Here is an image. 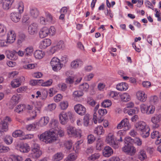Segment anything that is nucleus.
I'll return each instance as SVG.
<instances>
[{"label": "nucleus", "mask_w": 161, "mask_h": 161, "mask_svg": "<svg viewBox=\"0 0 161 161\" xmlns=\"http://www.w3.org/2000/svg\"><path fill=\"white\" fill-rule=\"evenodd\" d=\"M57 133L60 137L64 134V130L59 127L58 129L55 131L52 130L45 131L40 135L39 138L41 141L46 143H52L57 140Z\"/></svg>", "instance_id": "nucleus-1"}, {"label": "nucleus", "mask_w": 161, "mask_h": 161, "mask_svg": "<svg viewBox=\"0 0 161 161\" xmlns=\"http://www.w3.org/2000/svg\"><path fill=\"white\" fill-rule=\"evenodd\" d=\"M135 126L137 130L140 131L143 137L146 138L149 136L150 130L145 122L143 121L139 122L135 124Z\"/></svg>", "instance_id": "nucleus-2"}, {"label": "nucleus", "mask_w": 161, "mask_h": 161, "mask_svg": "<svg viewBox=\"0 0 161 161\" xmlns=\"http://www.w3.org/2000/svg\"><path fill=\"white\" fill-rule=\"evenodd\" d=\"M66 131L68 134L70 136L75 137H80L81 136V130L80 129H77L72 126L68 127Z\"/></svg>", "instance_id": "nucleus-3"}, {"label": "nucleus", "mask_w": 161, "mask_h": 161, "mask_svg": "<svg viewBox=\"0 0 161 161\" xmlns=\"http://www.w3.org/2000/svg\"><path fill=\"white\" fill-rule=\"evenodd\" d=\"M72 116V114L70 112H62L59 115L60 123L63 125L66 124L69 119H71Z\"/></svg>", "instance_id": "nucleus-4"}, {"label": "nucleus", "mask_w": 161, "mask_h": 161, "mask_svg": "<svg viewBox=\"0 0 161 161\" xmlns=\"http://www.w3.org/2000/svg\"><path fill=\"white\" fill-rule=\"evenodd\" d=\"M114 136L112 133H109L106 136V142L114 148L118 147V146L116 144Z\"/></svg>", "instance_id": "nucleus-5"}, {"label": "nucleus", "mask_w": 161, "mask_h": 161, "mask_svg": "<svg viewBox=\"0 0 161 161\" xmlns=\"http://www.w3.org/2000/svg\"><path fill=\"white\" fill-rule=\"evenodd\" d=\"M122 149L126 154L130 156L134 155L136 152L135 147L130 144L125 145L122 148Z\"/></svg>", "instance_id": "nucleus-6"}, {"label": "nucleus", "mask_w": 161, "mask_h": 161, "mask_svg": "<svg viewBox=\"0 0 161 161\" xmlns=\"http://www.w3.org/2000/svg\"><path fill=\"white\" fill-rule=\"evenodd\" d=\"M51 65L54 71L60 70L62 67V65L61 64L59 59L54 57L53 58L50 62Z\"/></svg>", "instance_id": "nucleus-7"}, {"label": "nucleus", "mask_w": 161, "mask_h": 161, "mask_svg": "<svg viewBox=\"0 0 161 161\" xmlns=\"http://www.w3.org/2000/svg\"><path fill=\"white\" fill-rule=\"evenodd\" d=\"M161 120V114H156L151 118V121L153 123V127L154 129L159 127Z\"/></svg>", "instance_id": "nucleus-8"}, {"label": "nucleus", "mask_w": 161, "mask_h": 161, "mask_svg": "<svg viewBox=\"0 0 161 161\" xmlns=\"http://www.w3.org/2000/svg\"><path fill=\"white\" fill-rule=\"evenodd\" d=\"M130 128V124L129 123L128 119L127 118L123 119L118 125L117 126V128L118 129H120L123 128L125 130H128Z\"/></svg>", "instance_id": "nucleus-9"}, {"label": "nucleus", "mask_w": 161, "mask_h": 161, "mask_svg": "<svg viewBox=\"0 0 161 161\" xmlns=\"http://www.w3.org/2000/svg\"><path fill=\"white\" fill-rule=\"evenodd\" d=\"M16 36L14 31L10 30L8 33L6 42L8 44L13 43L16 39Z\"/></svg>", "instance_id": "nucleus-10"}, {"label": "nucleus", "mask_w": 161, "mask_h": 161, "mask_svg": "<svg viewBox=\"0 0 161 161\" xmlns=\"http://www.w3.org/2000/svg\"><path fill=\"white\" fill-rule=\"evenodd\" d=\"M25 81V77L21 76L12 80L11 82V84L13 87L16 88L20 86L21 83Z\"/></svg>", "instance_id": "nucleus-11"}, {"label": "nucleus", "mask_w": 161, "mask_h": 161, "mask_svg": "<svg viewBox=\"0 0 161 161\" xmlns=\"http://www.w3.org/2000/svg\"><path fill=\"white\" fill-rule=\"evenodd\" d=\"M38 25L36 23H33L29 25L28 32L30 35H34L38 31Z\"/></svg>", "instance_id": "nucleus-12"}, {"label": "nucleus", "mask_w": 161, "mask_h": 161, "mask_svg": "<svg viewBox=\"0 0 161 161\" xmlns=\"http://www.w3.org/2000/svg\"><path fill=\"white\" fill-rule=\"evenodd\" d=\"M74 109L75 112L79 115H84L86 113V108L81 104H78L75 105Z\"/></svg>", "instance_id": "nucleus-13"}, {"label": "nucleus", "mask_w": 161, "mask_h": 161, "mask_svg": "<svg viewBox=\"0 0 161 161\" xmlns=\"http://www.w3.org/2000/svg\"><path fill=\"white\" fill-rule=\"evenodd\" d=\"M113 153V151L112 148L108 146L104 147L103 150V155L106 157H109L111 156Z\"/></svg>", "instance_id": "nucleus-14"}, {"label": "nucleus", "mask_w": 161, "mask_h": 161, "mask_svg": "<svg viewBox=\"0 0 161 161\" xmlns=\"http://www.w3.org/2000/svg\"><path fill=\"white\" fill-rule=\"evenodd\" d=\"M21 13L13 12L10 14L11 19L14 22H18L21 18Z\"/></svg>", "instance_id": "nucleus-15"}, {"label": "nucleus", "mask_w": 161, "mask_h": 161, "mask_svg": "<svg viewBox=\"0 0 161 161\" xmlns=\"http://www.w3.org/2000/svg\"><path fill=\"white\" fill-rule=\"evenodd\" d=\"M49 118L47 116H44L41 118L40 119L36 122L37 125L40 127H43L46 125L49 122Z\"/></svg>", "instance_id": "nucleus-16"}, {"label": "nucleus", "mask_w": 161, "mask_h": 161, "mask_svg": "<svg viewBox=\"0 0 161 161\" xmlns=\"http://www.w3.org/2000/svg\"><path fill=\"white\" fill-rule=\"evenodd\" d=\"M136 95L138 99L140 101L145 102L147 98V95L143 91H140L137 92Z\"/></svg>", "instance_id": "nucleus-17"}, {"label": "nucleus", "mask_w": 161, "mask_h": 161, "mask_svg": "<svg viewBox=\"0 0 161 161\" xmlns=\"http://www.w3.org/2000/svg\"><path fill=\"white\" fill-rule=\"evenodd\" d=\"M49 125L51 128L49 130H53L54 131H56V130H58L59 127L58 120L54 119L51 121Z\"/></svg>", "instance_id": "nucleus-18"}, {"label": "nucleus", "mask_w": 161, "mask_h": 161, "mask_svg": "<svg viewBox=\"0 0 161 161\" xmlns=\"http://www.w3.org/2000/svg\"><path fill=\"white\" fill-rule=\"evenodd\" d=\"M51 44V40L49 39H45L42 40L41 42L40 47L42 49H45Z\"/></svg>", "instance_id": "nucleus-19"}, {"label": "nucleus", "mask_w": 161, "mask_h": 161, "mask_svg": "<svg viewBox=\"0 0 161 161\" xmlns=\"http://www.w3.org/2000/svg\"><path fill=\"white\" fill-rule=\"evenodd\" d=\"M14 1V0H2L3 8L6 10L8 9L11 7Z\"/></svg>", "instance_id": "nucleus-20"}, {"label": "nucleus", "mask_w": 161, "mask_h": 161, "mask_svg": "<svg viewBox=\"0 0 161 161\" xmlns=\"http://www.w3.org/2000/svg\"><path fill=\"white\" fill-rule=\"evenodd\" d=\"M6 56L8 58L11 60H16L17 59L16 56V52L15 51L9 50L6 51Z\"/></svg>", "instance_id": "nucleus-21"}, {"label": "nucleus", "mask_w": 161, "mask_h": 161, "mask_svg": "<svg viewBox=\"0 0 161 161\" xmlns=\"http://www.w3.org/2000/svg\"><path fill=\"white\" fill-rule=\"evenodd\" d=\"M128 88V84L125 82L119 83L117 84L116 86V89L120 91H125Z\"/></svg>", "instance_id": "nucleus-22"}, {"label": "nucleus", "mask_w": 161, "mask_h": 161, "mask_svg": "<svg viewBox=\"0 0 161 161\" xmlns=\"http://www.w3.org/2000/svg\"><path fill=\"white\" fill-rule=\"evenodd\" d=\"M83 64V62L80 59H77L72 61L71 63V66L73 68L76 69L80 67Z\"/></svg>", "instance_id": "nucleus-23"}, {"label": "nucleus", "mask_w": 161, "mask_h": 161, "mask_svg": "<svg viewBox=\"0 0 161 161\" xmlns=\"http://www.w3.org/2000/svg\"><path fill=\"white\" fill-rule=\"evenodd\" d=\"M42 154L41 150H31V153L30 154V157L34 159H37L39 158Z\"/></svg>", "instance_id": "nucleus-24"}, {"label": "nucleus", "mask_w": 161, "mask_h": 161, "mask_svg": "<svg viewBox=\"0 0 161 161\" xmlns=\"http://www.w3.org/2000/svg\"><path fill=\"white\" fill-rule=\"evenodd\" d=\"M48 28L47 27H44L42 28L39 32L40 37L43 38L49 35Z\"/></svg>", "instance_id": "nucleus-25"}, {"label": "nucleus", "mask_w": 161, "mask_h": 161, "mask_svg": "<svg viewBox=\"0 0 161 161\" xmlns=\"http://www.w3.org/2000/svg\"><path fill=\"white\" fill-rule=\"evenodd\" d=\"M103 117L100 115L99 116H98L96 112L94 113L93 118V120L95 124L101 123L103 121Z\"/></svg>", "instance_id": "nucleus-26"}, {"label": "nucleus", "mask_w": 161, "mask_h": 161, "mask_svg": "<svg viewBox=\"0 0 161 161\" xmlns=\"http://www.w3.org/2000/svg\"><path fill=\"white\" fill-rule=\"evenodd\" d=\"M64 155L61 152H58L55 154L52 157L53 161H59L63 158Z\"/></svg>", "instance_id": "nucleus-27"}, {"label": "nucleus", "mask_w": 161, "mask_h": 161, "mask_svg": "<svg viewBox=\"0 0 161 161\" xmlns=\"http://www.w3.org/2000/svg\"><path fill=\"white\" fill-rule=\"evenodd\" d=\"M30 13L31 16L34 18H36L39 14V12L37 8H32L30 9Z\"/></svg>", "instance_id": "nucleus-28"}, {"label": "nucleus", "mask_w": 161, "mask_h": 161, "mask_svg": "<svg viewBox=\"0 0 161 161\" xmlns=\"http://www.w3.org/2000/svg\"><path fill=\"white\" fill-rule=\"evenodd\" d=\"M94 133L98 135H102L104 133V130L102 126H98L96 127L94 131Z\"/></svg>", "instance_id": "nucleus-29"}, {"label": "nucleus", "mask_w": 161, "mask_h": 161, "mask_svg": "<svg viewBox=\"0 0 161 161\" xmlns=\"http://www.w3.org/2000/svg\"><path fill=\"white\" fill-rule=\"evenodd\" d=\"M77 157V154L74 153L69 154L64 159V161H75Z\"/></svg>", "instance_id": "nucleus-30"}, {"label": "nucleus", "mask_w": 161, "mask_h": 161, "mask_svg": "<svg viewBox=\"0 0 161 161\" xmlns=\"http://www.w3.org/2000/svg\"><path fill=\"white\" fill-rule=\"evenodd\" d=\"M34 48L32 46H29L24 49L25 55L27 56H30L33 53Z\"/></svg>", "instance_id": "nucleus-31"}, {"label": "nucleus", "mask_w": 161, "mask_h": 161, "mask_svg": "<svg viewBox=\"0 0 161 161\" xmlns=\"http://www.w3.org/2000/svg\"><path fill=\"white\" fill-rule=\"evenodd\" d=\"M19 150L22 152L28 153L30 150V147L27 144H22L20 147Z\"/></svg>", "instance_id": "nucleus-32"}, {"label": "nucleus", "mask_w": 161, "mask_h": 161, "mask_svg": "<svg viewBox=\"0 0 161 161\" xmlns=\"http://www.w3.org/2000/svg\"><path fill=\"white\" fill-rule=\"evenodd\" d=\"M138 158L141 160H143L147 158L145 151L143 149L141 150L138 153Z\"/></svg>", "instance_id": "nucleus-33"}, {"label": "nucleus", "mask_w": 161, "mask_h": 161, "mask_svg": "<svg viewBox=\"0 0 161 161\" xmlns=\"http://www.w3.org/2000/svg\"><path fill=\"white\" fill-rule=\"evenodd\" d=\"M103 143L101 139H98L96 141V148L97 150H100L103 148Z\"/></svg>", "instance_id": "nucleus-34"}, {"label": "nucleus", "mask_w": 161, "mask_h": 161, "mask_svg": "<svg viewBox=\"0 0 161 161\" xmlns=\"http://www.w3.org/2000/svg\"><path fill=\"white\" fill-rule=\"evenodd\" d=\"M44 55V52L40 50H36L35 52L34 55L36 58L41 59Z\"/></svg>", "instance_id": "nucleus-35"}, {"label": "nucleus", "mask_w": 161, "mask_h": 161, "mask_svg": "<svg viewBox=\"0 0 161 161\" xmlns=\"http://www.w3.org/2000/svg\"><path fill=\"white\" fill-rule=\"evenodd\" d=\"M25 106L24 104H20L17 105L15 108L14 111L18 113H20L23 111L25 109Z\"/></svg>", "instance_id": "nucleus-36"}, {"label": "nucleus", "mask_w": 161, "mask_h": 161, "mask_svg": "<svg viewBox=\"0 0 161 161\" xmlns=\"http://www.w3.org/2000/svg\"><path fill=\"white\" fill-rule=\"evenodd\" d=\"M121 100L123 102H126L129 101L130 99V97L129 94L125 93L120 96Z\"/></svg>", "instance_id": "nucleus-37"}, {"label": "nucleus", "mask_w": 161, "mask_h": 161, "mask_svg": "<svg viewBox=\"0 0 161 161\" xmlns=\"http://www.w3.org/2000/svg\"><path fill=\"white\" fill-rule=\"evenodd\" d=\"M148 105L145 104H142L140 105L141 111L142 114H147Z\"/></svg>", "instance_id": "nucleus-38"}, {"label": "nucleus", "mask_w": 161, "mask_h": 161, "mask_svg": "<svg viewBox=\"0 0 161 161\" xmlns=\"http://www.w3.org/2000/svg\"><path fill=\"white\" fill-rule=\"evenodd\" d=\"M15 7L18 10V12L22 13L23 12L24 6L22 2H18L16 5Z\"/></svg>", "instance_id": "nucleus-39"}, {"label": "nucleus", "mask_w": 161, "mask_h": 161, "mask_svg": "<svg viewBox=\"0 0 161 161\" xmlns=\"http://www.w3.org/2000/svg\"><path fill=\"white\" fill-rule=\"evenodd\" d=\"M23 131L21 130H17L14 131L12 133V136L14 137H20L23 136Z\"/></svg>", "instance_id": "nucleus-40"}, {"label": "nucleus", "mask_w": 161, "mask_h": 161, "mask_svg": "<svg viewBox=\"0 0 161 161\" xmlns=\"http://www.w3.org/2000/svg\"><path fill=\"white\" fill-rule=\"evenodd\" d=\"M125 131L124 130H120L117 133V139L119 141H122V138L123 137L124 135Z\"/></svg>", "instance_id": "nucleus-41"}, {"label": "nucleus", "mask_w": 161, "mask_h": 161, "mask_svg": "<svg viewBox=\"0 0 161 161\" xmlns=\"http://www.w3.org/2000/svg\"><path fill=\"white\" fill-rule=\"evenodd\" d=\"M84 93L82 91H74L73 93V96L75 98H79L82 96Z\"/></svg>", "instance_id": "nucleus-42"}, {"label": "nucleus", "mask_w": 161, "mask_h": 161, "mask_svg": "<svg viewBox=\"0 0 161 161\" xmlns=\"http://www.w3.org/2000/svg\"><path fill=\"white\" fill-rule=\"evenodd\" d=\"M89 84L87 83H84L80 85V89L82 90L85 91H88L89 89Z\"/></svg>", "instance_id": "nucleus-43"}, {"label": "nucleus", "mask_w": 161, "mask_h": 161, "mask_svg": "<svg viewBox=\"0 0 161 161\" xmlns=\"http://www.w3.org/2000/svg\"><path fill=\"white\" fill-rule=\"evenodd\" d=\"M37 125L36 123H33L26 125V128L27 130L29 131L33 130L36 128Z\"/></svg>", "instance_id": "nucleus-44"}, {"label": "nucleus", "mask_w": 161, "mask_h": 161, "mask_svg": "<svg viewBox=\"0 0 161 161\" xmlns=\"http://www.w3.org/2000/svg\"><path fill=\"white\" fill-rule=\"evenodd\" d=\"M20 98V95L15 94L11 98V100L15 103H17L19 102Z\"/></svg>", "instance_id": "nucleus-45"}, {"label": "nucleus", "mask_w": 161, "mask_h": 161, "mask_svg": "<svg viewBox=\"0 0 161 161\" xmlns=\"http://www.w3.org/2000/svg\"><path fill=\"white\" fill-rule=\"evenodd\" d=\"M111 104V102L109 99L105 100L101 103L102 106L104 108L108 107Z\"/></svg>", "instance_id": "nucleus-46"}, {"label": "nucleus", "mask_w": 161, "mask_h": 161, "mask_svg": "<svg viewBox=\"0 0 161 161\" xmlns=\"http://www.w3.org/2000/svg\"><path fill=\"white\" fill-rule=\"evenodd\" d=\"M68 103L67 101H63L60 103L59 106L62 110H65L68 108Z\"/></svg>", "instance_id": "nucleus-47"}, {"label": "nucleus", "mask_w": 161, "mask_h": 161, "mask_svg": "<svg viewBox=\"0 0 161 161\" xmlns=\"http://www.w3.org/2000/svg\"><path fill=\"white\" fill-rule=\"evenodd\" d=\"M89 114H86L84 117L83 119L84 125L85 126H87L88 125L89 122Z\"/></svg>", "instance_id": "nucleus-48"}, {"label": "nucleus", "mask_w": 161, "mask_h": 161, "mask_svg": "<svg viewBox=\"0 0 161 161\" xmlns=\"http://www.w3.org/2000/svg\"><path fill=\"white\" fill-rule=\"evenodd\" d=\"M155 110V107L153 105H148V110L147 114H152L154 113Z\"/></svg>", "instance_id": "nucleus-49"}, {"label": "nucleus", "mask_w": 161, "mask_h": 161, "mask_svg": "<svg viewBox=\"0 0 161 161\" xmlns=\"http://www.w3.org/2000/svg\"><path fill=\"white\" fill-rule=\"evenodd\" d=\"M100 154L99 153H95L91 155L88 158V160L94 161L98 159L100 157Z\"/></svg>", "instance_id": "nucleus-50"}, {"label": "nucleus", "mask_w": 161, "mask_h": 161, "mask_svg": "<svg viewBox=\"0 0 161 161\" xmlns=\"http://www.w3.org/2000/svg\"><path fill=\"white\" fill-rule=\"evenodd\" d=\"M118 93L115 91H110L108 94V95L110 97L116 99L118 96Z\"/></svg>", "instance_id": "nucleus-51"}, {"label": "nucleus", "mask_w": 161, "mask_h": 161, "mask_svg": "<svg viewBox=\"0 0 161 161\" xmlns=\"http://www.w3.org/2000/svg\"><path fill=\"white\" fill-rule=\"evenodd\" d=\"M8 125L2 122L0 130L3 132H6L8 130Z\"/></svg>", "instance_id": "nucleus-52"}, {"label": "nucleus", "mask_w": 161, "mask_h": 161, "mask_svg": "<svg viewBox=\"0 0 161 161\" xmlns=\"http://www.w3.org/2000/svg\"><path fill=\"white\" fill-rule=\"evenodd\" d=\"M150 101L152 104H155L158 102V99L157 96H154L150 97Z\"/></svg>", "instance_id": "nucleus-53"}, {"label": "nucleus", "mask_w": 161, "mask_h": 161, "mask_svg": "<svg viewBox=\"0 0 161 161\" xmlns=\"http://www.w3.org/2000/svg\"><path fill=\"white\" fill-rule=\"evenodd\" d=\"M36 109L34 111H32L30 113V117L27 118L28 120H30L32 119H35L37 115V113H38L37 111H36Z\"/></svg>", "instance_id": "nucleus-54"}, {"label": "nucleus", "mask_w": 161, "mask_h": 161, "mask_svg": "<svg viewBox=\"0 0 161 161\" xmlns=\"http://www.w3.org/2000/svg\"><path fill=\"white\" fill-rule=\"evenodd\" d=\"M11 121V118L7 116L3 118L2 122L8 125Z\"/></svg>", "instance_id": "nucleus-55"}, {"label": "nucleus", "mask_w": 161, "mask_h": 161, "mask_svg": "<svg viewBox=\"0 0 161 161\" xmlns=\"http://www.w3.org/2000/svg\"><path fill=\"white\" fill-rule=\"evenodd\" d=\"M87 102L89 105L92 106H94L96 103L95 100L90 97L87 98Z\"/></svg>", "instance_id": "nucleus-56"}, {"label": "nucleus", "mask_w": 161, "mask_h": 161, "mask_svg": "<svg viewBox=\"0 0 161 161\" xmlns=\"http://www.w3.org/2000/svg\"><path fill=\"white\" fill-rule=\"evenodd\" d=\"M4 141L7 144H10L12 143L13 139L10 136H7L4 139Z\"/></svg>", "instance_id": "nucleus-57"}, {"label": "nucleus", "mask_w": 161, "mask_h": 161, "mask_svg": "<svg viewBox=\"0 0 161 161\" xmlns=\"http://www.w3.org/2000/svg\"><path fill=\"white\" fill-rule=\"evenodd\" d=\"M58 86L59 90L63 91H64L67 87L66 85L64 83L59 84L58 85Z\"/></svg>", "instance_id": "nucleus-58"}, {"label": "nucleus", "mask_w": 161, "mask_h": 161, "mask_svg": "<svg viewBox=\"0 0 161 161\" xmlns=\"http://www.w3.org/2000/svg\"><path fill=\"white\" fill-rule=\"evenodd\" d=\"M107 110L104 108L100 109L98 111V113L99 115L102 117L103 116L106 114H107Z\"/></svg>", "instance_id": "nucleus-59"}, {"label": "nucleus", "mask_w": 161, "mask_h": 161, "mask_svg": "<svg viewBox=\"0 0 161 161\" xmlns=\"http://www.w3.org/2000/svg\"><path fill=\"white\" fill-rule=\"evenodd\" d=\"M88 143L91 144L95 140V138L93 135H90L88 136L87 137Z\"/></svg>", "instance_id": "nucleus-60"}, {"label": "nucleus", "mask_w": 161, "mask_h": 161, "mask_svg": "<svg viewBox=\"0 0 161 161\" xmlns=\"http://www.w3.org/2000/svg\"><path fill=\"white\" fill-rule=\"evenodd\" d=\"M37 67V64H31L26 65L24 68L28 69H34Z\"/></svg>", "instance_id": "nucleus-61"}, {"label": "nucleus", "mask_w": 161, "mask_h": 161, "mask_svg": "<svg viewBox=\"0 0 161 161\" xmlns=\"http://www.w3.org/2000/svg\"><path fill=\"white\" fill-rule=\"evenodd\" d=\"M42 106V104L40 102H37L35 106V109L37 110L38 112L39 113L41 110V108Z\"/></svg>", "instance_id": "nucleus-62"}, {"label": "nucleus", "mask_w": 161, "mask_h": 161, "mask_svg": "<svg viewBox=\"0 0 161 161\" xmlns=\"http://www.w3.org/2000/svg\"><path fill=\"white\" fill-rule=\"evenodd\" d=\"M6 29L4 25L0 24V36L6 33Z\"/></svg>", "instance_id": "nucleus-63"}, {"label": "nucleus", "mask_w": 161, "mask_h": 161, "mask_svg": "<svg viewBox=\"0 0 161 161\" xmlns=\"http://www.w3.org/2000/svg\"><path fill=\"white\" fill-rule=\"evenodd\" d=\"M55 46L58 49H62L64 47V42L62 41H59Z\"/></svg>", "instance_id": "nucleus-64"}]
</instances>
